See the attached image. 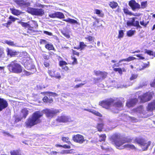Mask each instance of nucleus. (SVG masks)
Wrapping results in <instances>:
<instances>
[{
  "instance_id": "5701e85b",
  "label": "nucleus",
  "mask_w": 155,
  "mask_h": 155,
  "mask_svg": "<svg viewBox=\"0 0 155 155\" xmlns=\"http://www.w3.org/2000/svg\"><path fill=\"white\" fill-rule=\"evenodd\" d=\"M4 44H6L12 46H16V44L14 43V42L11 41L5 40L2 42Z\"/></svg>"
},
{
  "instance_id": "20e7f679",
  "label": "nucleus",
  "mask_w": 155,
  "mask_h": 155,
  "mask_svg": "<svg viewBox=\"0 0 155 155\" xmlns=\"http://www.w3.org/2000/svg\"><path fill=\"white\" fill-rule=\"evenodd\" d=\"M8 67L9 70L12 72L19 73L22 71L21 66L15 61H12Z\"/></svg>"
},
{
  "instance_id": "603ef678",
  "label": "nucleus",
  "mask_w": 155,
  "mask_h": 155,
  "mask_svg": "<svg viewBox=\"0 0 155 155\" xmlns=\"http://www.w3.org/2000/svg\"><path fill=\"white\" fill-rule=\"evenodd\" d=\"M43 57L44 59L48 60L49 58V56L46 54H43Z\"/></svg>"
},
{
  "instance_id": "0e129e2a",
  "label": "nucleus",
  "mask_w": 155,
  "mask_h": 155,
  "mask_svg": "<svg viewBox=\"0 0 155 155\" xmlns=\"http://www.w3.org/2000/svg\"><path fill=\"white\" fill-rule=\"evenodd\" d=\"M73 53L74 54H75L78 56L79 55V53L73 50Z\"/></svg>"
},
{
  "instance_id": "ddd939ff",
  "label": "nucleus",
  "mask_w": 155,
  "mask_h": 155,
  "mask_svg": "<svg viewBox=\"0 0 155 155\" xmlns=\"http://www.w3.org/2000/svg\"><path fill=\"white\" fill-rule=\"evenodd\" d=\"M48 73L51 77L59 79L61 78V76L60 73L58 72H56L54 70H49Z\"/></svg>"
},
{
  "instance_id": "f8f14e48",
  "label": "nucleus",
  "mask_w": 155,
  "mask_h": 155,
  "mask_svg": "<svg viewBox=\"0 0 155 155\" xmlns=\"http://www.w3.org/2000/svg\"><path fill=\"white\" fill-rule=\"evenodd\" d=\"M48 96H45L43 99V101L44 102H49L51 103L53 101V99L51 97H50V96L55 97L58 95L56 93L50 92Z\"/></svg>"
},
{
  "instance_id": "4468645a",
  "label": "nucleus",
  "mask_w": 155,
  "mask_h": 155,
  "mask_svg": "<svg viewBox=\"0 0 155 155\" xmlns=\"http://www.w3.org/2000/svg\"><path fill=\"white\" fill-rule=\"evenodd\" d=\"M129 6L134 11L136 9H138L140 8V5L138 3H137L135 1L132 0L129 3Z\"/></svg>"
},
{
  "instance_id": "9d476101",
  "label": "nucleus",
  "mask_w": 155,
  "mask_h": 155,
  "mask_svg": "<svg viewBox=\"0 0 155 155\" xmlns=\"http://www.w3.org/2000/svg\"><path fill=\"white\" fill-rule=\"evenodd\" d=\"M15 2L21 8H24L28 7L30 5L29 2L25 1L24 0H15Z\"/></svg>"
},
{
  "instance_id": "e2e57ef3",
  "label": "nucleus",
  "mask_w": 155,
  "mask_h": 155,
  "mask_svg": "<svg viewBox=\"0 0 155 155\" xmlns=\"http://www.w3.org/2000/svg\"><path fill=\"white\" fill-rule=\"evenodd\" d=\"M63 147L64 148L70 149L71 147L69 145L65 144L63 146Z\"/></svg>"
},
{
  "instance_id": "052dcab7",
  "label": "nucleus",
  "mask_w": 155,
  "mask_h": 155,
  "mask_svg": "<svg viewBox=\"0 0 155 155\" xmlns=\"http://www.w3.org/2000/svg\"><path fill=\"white\" fill-rule=\"evenodd\" d=\"M36 5L37 7H39V8H43L44 7V6L43 5H42L39 3H36Z\"/></svg>"
},
{
  "instance_id": "3c124183",
  "label": "nucleus",
  "mask_w": 155,
  "mask_h": 155,
  "mask_svg": "<svg viewBox=\"0 0 155 155\" xmlns=\"http://www.w3.org/2000/svg\"><path fill=\"white\" fill-rule=\"evenodd\" d=\"M9 18L10 19L11 21H15L17 19V18H16L14 17H13L12 16H10L9 17Z\"/></svg>"
},
{
  "instance_id": "2eb2a0df",
  "label": "nucleus",
  "mask_w": 155,
  "mask_h": 155,
  "mask_svg": "<svg viewBox=\"0 0 155 155\" xmlns=\"http://www.w3.org/2000/svg\"><path fill=\"white\" fill-rule=\"evenodd\" d=\"M57 120L59 122L66 123L70 121L71 120L68 116H63L58 117Z\"/></svg>"
},
{
  "instance_id": "6e6d98bb",
  "label": "nucleus",
  "mask_w": 155,
  "mask_h": 155,
  "mask_svg": "<svg viewBox=\"0 0 155 155\" xmlns=\"http://www.w3.org/2000/svg\"><path fill=\"white\" fill-rule=\"evenodd\" d=\"M44 33L46 35H50V36H51L52 35L51 33L49 32H48V31H44Z\"/></svg>"
},
{
  "instance_id": "338daca9",
  "label": "nucleus",
  "mask_w": 155,
  "mask_h": 155,
  "mask_svg": "<svg viewBox=\"0 0 155 155\" xmlns=\"http://www.w3.org/2000/svg\"><path fill=\"white\" fill-rule=\"evenodd\" d=\"M63 34L67 38H70V35L66 33H63Z\"/></svg>"
},
{
  "instance_id": "e433bc0d",
  "label": "nucleus",
  "mask_w": 155,
  "mask_h": 155,
  "mask_svg": "<svg viewBox=\"0 0 155 155\" xmlns=\"http://www.w3.org/2000/svg\"><path fill=\"white\" fill-rule=\"evenodd\" d=\"M145 53H147L150 55L154 56V53L153 51L150 50L145 49Z\"/></svg>"
},
{
  "instance_id": "ea45409f",
  "label": "nucleus",
  "mask_w": 155,
  "mask_h": 155,
  "mask_svg": "<svg viewBox=\"0 0 155 155\" xmlns=\"http://www.w3.org/2000/svg\"><path fill=\"white\" fill-rule=\"evenodd\" d=\"M10 153L11 155H21L17 151H12Z\"/></svg>"
},
{
  "instance_id": "680f3d73",
  "label": "nucleus",
  "mask_w": 155,
  "mask_h": 155,
  "mask_svg": "<svg viewBox=\"0 0 155 155\" xmlns=\"http://www.w3.org/2000/svg\"><path fill=\"white\" fill-rule=\"evenodd\" d=\"M150 85L151 87H155V79L153 81L150 83Z\"/></svg>"
},
{
  "instance_id": "9b49d317",
  "label": "nucleus",
  "mask_w": 155,
  "mask_h": 155,
  "mask_svg": "<svg viewBox=\"0 0 155 155\" xmlns=\"http://www.w3.org/2000/svg\"><path fill=\"white\" fill-rule=\"evenodd\" d=\"M72 139L74 142L80 143H82L85 141V139L84 137L79 134L73 136Z\"/></svg>"
},
{
  "instance_id": "5fc2aeb1",
  "label": "nucleus",
  "mask_w": 155,
  "mask_h": 155,
  "mask_svg": "<svg viewBox=\"0 0 155 155\" xmlns=\"http://www.w3.org/2000/svg\"><path fill=\"white\" fill-rule=\"evenodd\" d=\"M147 2H142L141 3V5L143 8H145L146 7V5L147 4Z\"/></svg>"
},
{
  "instance_id": "a19ab883",
  "label": "nucleus",
  "mask_w": 155,
  "mask_h": 155,
  "mask_svg": "<svg viewBox=\"0 0 155 155\" xmlns=\"http://www.w3.org/2000/svg\"><path fill=\"white\" fill-rule=\"evenodd\" d=\"M56 12L54 13H50L49 14V16L51 18H56Z\"/></svg>"
},
{
  "instance_id": "b1692460",
  "label": "nucleus",
  "mask_w": 155,
  "mask_h": 155,
  "mask_svg": "<svg viewBox=\"0 0 155 155\" xmlns=\"http://www.w3.org/2000/svg\"><path fill=\"white\" fill-rule=\"evenodd\" d=\"M7 52L8 55H9L11 56L15 55L16 54V51L9 49L8 48H7Z\"/></svg>"
},
{
  "instance_id": "7c9ffc66",
  "label": "nucleus",
  "mask_w": 155,
  "mask_h": 155,
  "mask_svg": "<svg viewBox=\"0 0 155 155\" xmlns=\"http://www.w3.org/2000/svg\"><path fill=\"white\" fill-rule=\"evenodd\" d=\"M103 124L102 123L98 124L97 126V128L98 130L99 131H101L103 127Z\"/></svg>"
},
{
  "instance_id": "79ce46f5",
  "label": "nucleus",
  "mask_w": 155,
  "mask_h": 155,
  "mask_svg": "<svg viewBox=\"0 0 155 155\" xmlns=\"http://www.w3.org/2000/svg\"><path fill=\"white\" fill-rule=\"evenodd\" d=\"M20 23L21 25L24 27H29L30 26V25L28 24L27 23H25L24 22H21Z\"/></svg>"
},
{
  "instance_id": "393cba45",
  "label": "nucleus",
  "mask_w": 155,
  "mask_h": 155,
  "mask_svg": "<svg viewBox=\"0 0 155 155\" xmlns=\"http://www.w3.org/2000/svg\"><path fill=\"white\" fill-rule=\"evenodd\" d=\"M12 14L16 15H20L21 13V12L18 10H17L14 8L10 9Z\"/></svg>"
},
{
  "instance_id": "c756f323",
  "label": "nucleus",
  "mask_w": 155,
  "mask_h": 155,
  "mask_svg": "<svg viewBox=\"0 0 155 155\" xmlns=\"http://www.w3.org/2000/svg\"><path fill=\"white\" fill-rule=\"evenodd\" d=\"M135 32V30H130L127 32V35L129 37H131L134 34Z\"/></svg>"
},
{
  "instance_id": "4d7b16f0",
  "label": "nucleus",
  "mask_w": 155,
  "mask_h": 155,
  "mask_svg": "<svg viewBox=\"0 0 155 155\" xmlns=\"http://www.w3.org/2000/svg\"><path fill=\"white\" fill-rule=\"evenodd\" d=\"M24 72V74L26 76H28L31 74V73L28 72L27 71H23Z\"/></svg>"
},
{
  "instance_id": "c85d7f7f",
  "label": "nucleus",
  "mask_w": 155,
  "mask_h": 155,
  "mask_svg": "<svg viewBox=\"0 0 155 155\" xmlns=\"http://www.w3.org/2000/svg\"><path fill=\"white\" fill-rule=\"evenodd\" d=\"M45 48L49 50H53L54 48L53 45L51 44H48L45 45Z\"/></svg>"
},
{
  "instance_id": "cd10ccee",
  "label": "nucleus",
  "mask_w": 155,
  "mask_h": 155,
  "mask_svg": "<svg viewBox=\"0 0 155 155\" xmlns=\"http://www.w3.org/2000/svg\"><path fill=\"white\" fill-rule=\"evenodd\" d=\"M94 12L96 14L99 15V16L100 17H103L104 15V14L102 12V11L97 9H95Z\"/></svg>"
},
{
  "instance_id": "473e14b6",
  "label": "nucleus",
  "mask_w": 155,
  "mask_h": 155,
  "mask_svg": "<svg viewBox=\"0 0 155 155\" xmlns=\"http://www.w3.org/2000/svg\"><path fill=\"white\" fill-rule=\"evenodd\" d=\"M80 48H81V50L84 49L85 47L87 46L85 45L84 42H80L79 44Z\"/></svg>"
},
{
  "instance_id": "1a4fd4ad",
  "label": "nucleus",
  "mask_w": 155,
  "mask_h": 155,
  "mask_svg": "<svg viewBox=\"0 0 155 155\" xmlns=\"http://www.w3.org/2000/svg\"><path fill=\"white\" fill-rule=\"evenodd\" d=\"M152 97V94L150 92H148L143 94L142 96L139 97L142 102H145L150 101Z\"/></svg>"
},
{
  "instance_id": "a211bd4d",
  "label": "nucleus",
  "mask_w": 155,
  "mask_h": 155,
  "mask_svg": "<svg viewBox=\"0 0 155 155\" xmlns=\"http://www.w3.org/2000/svg\"><path fill=\"white\" fill-rule=\"evenodd\" d=\"M137 101V99L135 98L128 100L126 103L127 106L129 107L134 106Z\"/></svg>"
},
{
  "instance_id": "de8ad7c7",
  "label": "nucleus",
  "mask_w": 155,
  "mask_h": 155,
  "mask_svg": "<svg viewBox=\"0 0 155 155\" xmlns=\"http://www.w3.org/2000/svg\"><path fill=\"white\" fill-rule=\"evenodd\" d=\"M95 74L97 76H101L102 72L99 71H94Z\"/></svg>"
},
{
  "instance_id": "2f4dec72",
  "label": "nucleus",
  "mask_w": 155,
  "mask_h": 155,
  "mask_svg": "<svg viewBox=\"0 0 155 155\" xmlns=\"http://www.w3.org/2000/svg\"><path fill=\"white\" fill-rule=\"evenodd\" d=\"M61 139L63 141L66 142L68 144L71 143V142L69 140V138L68 137H62Z\"/></svg>"
},
{
  "instance_id": "423d86ee",
  "label": "nucleus",
  "mask_w": 155,
  "mask_h": 155,
  "mask_svg": "<svg viewBox=\"0 0 155 155\" xmlns=\"http://www.w3.org/2000/svg\"><path fill=\"white\" fill-rule=\"evenodd\" d=\"M137 142L143 150H147L148 147L151 144V142L147 141L143 139H138L137 140Z\"/></svg>"
},
{
  "instance_id": "58836bf2",
  "label": "nucleus",
  "mask_w": 155,
  "mask_h": 155,
  "mask_svg": "<svg viewBox=\"0 0 155 155\" xmlns=\"http://www.w3.org/2000/svg\"><path fill=\"white\" fill-rule=\"evenodd\" d=\"M85 39L88 40L90 42H93L94 40V38L91 36L85 37Z\"/></svg>"
},
{
  "instance_id": "774afa93",
  "label": "nucleus",
  "mask_w": 155,
  "mask_h": 155,
  "mask_svg": "<svg viewBox=\"0 0 155 155\" xmlns=\"http://www.w3.org/2000/svg\"><path fill=\"white\" fill-rule=\"evenodd\" d=\"M58 153L55 151H52L51 153L52 155H56Z\"/></svg>"
},
{
  "instance_id": "69168bd1",
  "label": "nucleus",
  "mask_w": 155,
  "mask_h": 155,
  "mask_svg": "<svg viewBox=\"0 0 155 155\" xmlns=\"http://www.w3.org/2000/svg\"><path fill=\"white\" fill-rule=\"evenodd\" d=\"M44 65L46 67H47L49 66V63L46 61L44 62Z\"/></svg>"
},
{
  "instance_id": "f704fd0d",
  "label": "nucleus",
  "mask_w": 155,
  "mask_h": 155,
  "mask_svg": "<svg viewBox=\"0 0 155 155\" xmlns=\"http://www.w3.org/2000/svg\"><path fill=\"white\" fill-rule=\"evenodd\" d=\"M106 136L105 134H102L99 136V141H104L105 140Z\"/></svg>"
},
{
  "instance_id": "09e8293b",
  "label": "nucleus",
  "mask_w": 155,
  "mask_h": 155,
  "mask_svg": "<svg viewBox=\"0 0 155 155\" xmlns=\"http://www.w3.org/2000/svg\"><path fill=\"white\" fill-rule=\"evenodd\" d=\"M137 57L139 58L138 59V60L140 59H144L145 58L142 56V54H138L136 55Z\"/></svg>"
},
{
  "instance_id": "a878e982",
  "label": "nucleus",
  "mask_w": 155,
  "mask_h": 155,
  "mask_svg": "<svg viewBox=\"0 0 155 155\" xmlns=\"http://www.w3.org/2000/svg\"><path fill=\"white\" fill-rule=\"evenodd\" d=\"M56 18L60 19L64 18L65 16L61 12H56Z\"/></svg>"
},
{
  "instance_id": "6ab92c4d",
  "label": "nucleus",
  "mask_w": 155,
  "mask_h": 155,
  "mask_svg": "<svg viewBox=\"0 0 155 155\" xmlns=\"http://www.w3.org/2000/svg\"><path fill=\"white\" fill-rule=\"evenodd\" d=\"M147 109L151 111L155 110V100L148 104Z\"/></svg>"
},
{
  "instance_id": "412c9836",
  "label": "nucleus",
  "mask_w": 155,
  "mask_h": 155,
  "mask_svg": "<svg viewBox=\"0 0 155 155\" xmlns=\"http://www.w3.org/2000/svg\"><path fill=\"white\" fill-rule=\"evenodd\" d=\"M28 111L27 109L24 108L22 109L21 114V116H23V117L25 118L28 115Z\"/></svg>"
},
{
  "instance_id": "f03ea898",
  "label": "nucleus",
  "mask_w": 155,
  "mask_h": 155,
  "mask_svg": "<svg viewBox=\"0 0 155 155\" xmlns=\"http://www.w3.org/2000/svg\"><path fill=\"white\" fill-rule=\"evenodd\" d=\"M100 105L107 109L111 110L115 113H117L120 108L122 107L123 105L120 101L114 102L113 99H109L100 102Z\"/></svg>"
},
{
  "instance_id": "7ed1b4c3",
  "label": "nucleus",
  "mask_w": 155,
  "mask_h": 155,
  "mask_svg": "<svg viewBox=\"0 0 155 155\" xmlns=\"http://www.w3.org/2000/svg\"><path fill=\"white\" fill-rule=\"evenodd\" d=\"M42 115V113L39 111L34 113L25 122L27 127H31L39 123L41 121L40 118Z\"/></svg>"
},
{
  "instance_id": "72a5a7b5",
  "label": "nucleus",
  "mask_w": 155,
  "mask_h": 155,
  "mask_svg": "<svg viewBox=\"0 0 155 155\" xmlns=\"http://www.w3.org/2000/svg\"><path fill=\"white\" fill-rule=\"evenodd\" d=\"M114 71L116 72L118 71L119 73L120 74H122V70L121 68H114Z\"/></svg>"
},
{
  "instance_id": "c9c22d12",
  "label": "nucleus",
  "mask_w": 155,
  "mask_h": 155,
  "mask_svg": "<svg viewBox=\"0 0 155 155\" xmlns=\"http://www.w3.org/2000/svg\"><path fill=\"white\" fill-rule=\"evenodd\" d=\"M124 13L127 15H134V14H133L131 12L129 11V10L127 8H124Z\"/></svg>"
},
{
  "instance_id": "a18cd8bd",
  "label": "nucleus",
  "mask_w": 155,
  "mask_h": 155,
  "mask_svg": "<svg viewBox=\"0 0 155 155\" xmlns=\"http://www.w3.org/2000/svg\"><path fill=\"white\" fill-rule=\"evenodd\" d=\"M12 22L11 21H9L7 22V23L4 24L3 25L4 26H6L7 28H8L12 24Z\"/></svg>"
},
{
  "instance_id": "39448f33",
  "label": "nucleus",
  "mask_w": 155,
  "mask_h": 155,
  "mask_svg": "<svg viewBox=\"0 0 155 155\" xmlns=\"http://www.w3.org/2000/svg\"><path fill=\"white\" fill-rule=\"evenodd\" d=\"M27 12L32 15L36 16H41L44 14V10L42 9L28 8Z\"/></svg>"
},
{
  "instance_id": "bf43d9fd",
  "label": "nucleus",
  "mask_w": 155,
  "mask_h": 155,
  "mask_svg": "<svg viewBox=\"0 0 155 155\" xmlns=\"http://www.w3.org/2000/svg\"><path fill=\"white\" fill-rule=\"evenodd\" d=\"M149 66V64H143V68H141L140 69H141V70L143 69L144 68H146L147 67H148Z\"/></svg>"
},
{
  "instance_id": "4be33fe9",
  "label": "nucleus",
  "mask_w": 155,
  "mask_h": 155,
  "mask_svg": "<svg viewBox=\"0 0 155 155\" xmlns=\"http://www.w3.org/2000/svg\"><path fill=\"white\" fill-rule=\"evenodd\" d=\"M63 21H65L66 22H69L71 24H78V22L76 20L74 19H71L69 18L66 19H64L63 20Z\"/></svg>"
},
{
  "instance_id": "8fccbe9b",
  "label": "nucleus",
  "mask_w": 155,
  "mask_h": 155,
  "mask_svg": "<svg viewBox=\"0 0 155 155\" xmlns=\"http://www.w3.org/2000/svg\"><path fill=\"white\" fill-rule=\"evenodd\" d=\"M67 63L64 61H60L59 64L61 66H62L64 65H66Z\"/></svg>"
},
{
  "instance_id": "864d4df0",
  "label": "nucleus",
  "mask_w": 155,
  "mask_h": 155,
  "mask_svg": "<svg viewBox=\"0 0 155 155\" xmlns=\"http://www.w3.org/2000/svg\"><path fill=\"white\" fill-rule=\"evenodd\" d=\"M84 83H81L78 84H77L74 87V88H77L80 87H81L82 86L84 85Z\"/></svg>"
},
{
  "instance_id": "37998d69",
  "label": "nucleus",
  "mask_w": 155,
  "mask_h": 155,
  "mask_svg": "<svg viewBox=\"0 0 155 155\" xmlns=\"http://www.w3.org/2000/svg\"><path fill=\"white\" fill-rule=\"evenodd\" d=\"M137 77V75L136 74H132L130 78V80H133L136 79Z\"/></svg>"
},
{
  "instance_id": "0eeeda50",
  "label": "nucleus",
  "mask_w": 155,
  "mask_h": 155,
  "mask_svg": "<svg viewBox=\"0 0 155 155\" xmlns=\"http://www.w3.org/2000/svg\"><path fill=\"white\" fill-rule=\"evenodd\" d=\"M46 116L49 118H52L57 113L59 112V110L54 109H46L44 110Z\"/></svg>"
},
{
  "instance_id": "49530a36",
  "label": "nucleus",
  "mask_w": 155,
  "mask_h": 155,
  "mask_svg": "<svg viewBox=\"0 0 155 155\" xmlns=\"http://www.w3.org/2000/svg\"><path fill=\"white\" fill-rule=\"evenodd\" d=\"M107 75V73L105 72H102L101 73V76L102 77L103 79L106 77Z\"/></svg>"
},
{
  "instance_id": "bb28decb",
  "label": "nucleus",
  "mask_w": 155,
  "mask_h": 155,
  "mask_svg": "<svg viewBox=\"0 0 155 155\" xmlns=\"http://www.w3.org/2000/svg\"><path fill=\"white\" fill-rule=\"evenodd\" d=\"M109 5L113 9L115 8L118 6V4L114 2H110Z\"/></svg>"
},
{
  "instance_id": "dca6fc26",
  "label": "nucleus",
  "mask_w": 155,
  "mask_h": 155,
  "mask_svg": "<svg viewBox=\"0 0 155 155\" xmlns=\"http://www.w3.org/2000/svg\"><path fill=\"white\" fill-rule=\"evenodd\" d=\"M135 59H136V58L134 57H129L128 58H127L120 60L119 61L118 63L116 64H115L114 65V66L118 67L121 65V64H120V63L122 61H127L129 62Z\"/></svg>"
},
{
  "instance_id": "c03bdc74",
  "label": "nucleus",
  "mask_w": 155,
  "mask_h": 155,
  "mask_svg": "<svg viewBox=\"0 0 155 155\" xmlns=\"http://www.w3.org/2000/svg\"><path fill=\"white\" fill-rule=\"evenodd\" d=\"M148 23V22H144V21H140V25L144 27H146Z\"/></svg>"
},
{
  "instance_id": "4c0bfd02",
  "label": "nucleus",
  "mask_w": 155,
  "mask_h": 155,
  "mask_svg": "<svg viewBox=\"0 0 155 155\" xmlns=\"http://www.w3.org/2000/svg\"><path fill=\"white\" fill-rule=\"evenodd\" d=\"M124 33L123 30H120L119 32L118 37L119 38H121L123 37Z\"/></svg>"
},
{
  "instance_id": "f3484780",
  "label": "nucleus",
  "mask_w": 155,
  "mask_h": 155,
  "mask_svg": "<svg viewBox=\"0 0 155 155\" xmlns=\"http://www.w3.org/2000/svg\"><path fill=\"white\" fill-rule=\"evenodd\" d=\"M8 106V103L5 100L0 98V111L7 107Z\"/></svg>"
},
{
  "instance_id": "aec40b11",
  "label": "nucleus",
  "mask_w": 155,
  "mask_h": 155,
  "mask_svg": "<svg viewBox=\"0 0 155 155\" xmlns=\"http://www.w3.org/2000/svg\"><path fill=\"white\" fill-rule=\"evenodd\" d=\"M84 110H85L87 111H89L90 112H91L93 114H94L97 116H98L99 117H101L102 116V115L101 114H100L97 111L94 110H92V109H84Z\"/></svg>"
},
{
  "instance_id": "6e6552de",
  "label": "nucleus",
  "mask_w": 155,
  "mask_h": 155,
  "mask_svg": "<svg viewBox=\"0 0 155 155\" xmlns=\"http://www.w3.org/2000/svg\"><path fill=\"white\" fill-rule=\"evenodd\" d=\"M136 18H130L127 22V25L128 26H134L137 27V28H141L142 27L139 25L138 21H135Z\"/></svg>"
},
{
  "instance_id": "13d9d810",
  "label": "nucleus",
  "mask_w": 155,
  "mask_h": 155,
  "mask_svg": "<svg viewBox=\"0 0 155 155\" xmlns=\"http://www.w3.org/2000/svg\"><path fill=\"white\" fill-rule=\"evenodd\" d=\"M72 59L73 60V61L72 63L73 64H77V59L74 57H72Z\"/></svg>"
},
{
  "instance_id": "f257e3e1",
  "label": "nucleus",
  "mask_w": 155,
  "mask_h": 155,
  "mask_svg": "<svg viewBox=\"0 0 155 155\" xmlns=\"http://www.w3.org/2000/svg\"><path fill=\"white\" fill-rule=\"evenodd\" d=\"M110 140L113 144L115 145L117 148L120 150L126 148L132 149H136L134 146L130 144H127L123 146L125 143L131 142V140L127 138L123 139L118 134H115L111 137Z\"/></svg>"
}]
</instances>
